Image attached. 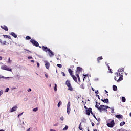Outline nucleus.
<instances>
[{
    "label": "nucleus",
    "instance_id": "nucleus-24",
    "mask_svg": "<svg viewBox=\"0 0 131 131\" xmlns=\"http://www.w3.org/2000/svg\"><path fill=\"white\" fill-rule=\"evenodd\" d=\"M68 71H69V73H70V75L71 76H72V75H72V73H73V71H72V70L71 69H69L68 70Z\"/></svg>",
    "mask_w": 131,
    "mask_h": 131
},
{
    "label": "nucleus",
    "instance_id": "nucleus-25",
    "mask_svg": "<svg viewBox=\"0 0 131 131\" xmlns=\"http://www.w3.org/2000/svg\"><path fill=\"white\" fill-rule=\"evenodd\" d=\"M124 124H125V122H121L120 123V126H123V125H124Z\"/></svg>",
    "mask_w": 131,
    "mask_h": 131
},
{
    "label": "nucleus",
    "instance_id": "nucleus-42",
    "mask_svg": "<svg viewBox=\"0 0 131 131\" xmlns=\"http://www.w3.org/2000/svg\"><path fill=\"white\" fill-rule=\"evenodd\" d=\"M3 95V90L0 91V96H2Z\"/></svg>",
    "mask_w": 131,
    "mask_h": 131
},
{
    "label": "nucleus",
    "instance_id": "nucleus-54",
    "mask_svg": "<svg viewBox=\"0 0 131 131\" xmlns=\"http://www.w3.org/2000/svg\"><path fill=\"white\" fill-rule=\"evenodd\" d=\"M84 108H85V109H86V110H88V107H86V106H84Z\"/></svg>",
    "mask_w": 131,
    "mask_h": 131
},
{
    "label": "nucleus",
    "instance_id": "nucleus-55",
    "mask_svg": "<svg viewBox=\"0 0 131 131\" xmlns=\"http://www.w3.org/2000/svg\"><path fill=\"white\" fill-rule=\"evenodd\" d=\"M22 114H23V112L21 114H19V115H18V117H19V116H21V115H22Z\"/></svg>",
    "mask_w": 131,
    "mask_h": 131
},
{
    "label": "nucleus",
    "instance_id": "nucleus-30",
    "mask_svg": "<svg viewBox=\"0 0 131 131\" xmlns=\"http://www.w3.org/2000/svg\"><path fill=\"white\" fill-rule=\"evenodd\" d=\"M107 66V68L110 72V73H112V70H111V69H110V67H109V66H108V64H106Z\"/></svg>",
    "mask_w": 131,
    "mask_h": 131
},
{
    "label": "nucleus",
    "instance_id": "nucleus-28",
    "mask_svg": "<svg viewBox=\"0 0 131 131\" xmlns=\"http://www.w3.org/2000/svg\"><path fill=\"white\" fill-rule=\"evenodd\" d=\"M126 99H125V97H122V102H123V103L125 102Z\"/></svg>",
    "mask_w": 131,
    "mask_h": 131
},
{
    "label": "nucleus",
    "instance_id": "nucleus-32",
    "mask_svg": "<svg viewBox=\"0 0 131 131\" xmlns=\"http://www.w3.org/2000/svg\"><path fill=\"white\" fill-rule=\"evenodd\" d=\"M38 108L37 107H36L33 109V111H34V112H36V111H38Z\"/></svg>",
    "mask_w": 131,
    "mask_h": 131
},
{
    "label": "nucleus",
    "instance_id": "nucleus-10",
    "mask_svg": "<svg viewBox=\"0 0 131 131\" xmlns=\"http://www.w3.org/2000/svg\"><path fill=\"white\" fill-rule=\"evenodd\" d=\"M92 111V108L89 107L88 110L86 111V114L88 115V116H90V114H91V112Z\"/></svg>",
    "mask_w": 131,
    "mask_h": 131
},
{
    "label": "nucleus",
    "instance_id": "nucleus-44",
    "mask_svg": "<svg viewBox=\"0 0 131 131\" xmlns=\"http://www.w3.org/2000/svg\"><path fill=\"white\" fill-rule=\"evenodd\" d=\"M91 124H92V126H95V123L92 122V123H91Z\"/></svg>",
    "mask_w": 131,
    "mask_h": 131
},
{
    "label": "nucleus",
    "instance_id": "nucleus-50",
    "mask_svg": "<svg viewBox=\"0 0 131 131\" xmlns=\"http://www.w3.org/2000/svg\"><path fill=\"white\" fill-rule=\"evenodd\" d=\"M53 126H58V124H55L53 125Z\"/></svg>",
    "mask_w": 131,
    "mask_h": 131
},
{
    "label": "nucleus",
    "instance_id": "nucleus-7",
    "mask_svg": "<svg viewBox=\"0 0 131 131\" xmlns=\"http://www.w3.org/2000/svg\"><path fill=\"white\" fill-rule=\"evenodd\" d=\"M67 113L68 114H70V102H69L68 103L67 106Z\"/></svg>",
    "mask_w": 131,
    "mask_h": 131
},
{
    "label": "nucleus",
    "instance_id": "nucleus-21",
    "mask_svg": "<svg viewBox=\"0 0 131 131\" xmlns=\"http://www.w3.org/2000/svg\"><path fill=\"white\" fill-rule=\"evenodd\" d=\"M95 107L97 108V109H98V110H99V112H100V111H101V105L100 106L99 105L96 104L95 105Z\"/></svg>",
    "mask_w": 131,
    "mask_h": 131
},
{
    "label": "nucleus",
    "instance_id": "nucleus-27",
    "mask_svg": "<svg viewBox=\"0 0 131 131\" xmlns=\"http://www.w3.org/2000/svg\"><path fill=\"white\" fill-rule=\"evenodd\" d=\"M82 125H81V122L79 126V129H80V130H82Z\"/></svg>",
    "mask_w": 131,
    "mask_h": 131
},
{
    "label": "nucleus",
    "instance_id": "nucleus-40",
    "mask_svg": "<svg viewBox=\"0 0 131 131\" xmlns=\"http://www.w3.org/2000/svg\"><path fill=\"white\" fill-rule=\"evenodd\" d=\"M3 36L5 37V38H8V35H3Z\"/></svg>",
    "mask_w": 131,
    "mask_h": 131
},
{
    "label": "nucleus",
    "instance_id": "nucleus-46",
    "mask_svg": "<svg viewBox=\"0 0 131 131\" xmlns=\"http://www.w3.org/2000/svg\"><path fill=\"white\" fill-rule=\"evenodd\" d=\"M8 62L9 63H11V59L10 58V57L8 58Z\"/></svg>",
    "mask_w": 131,
    "mask_h": 131
},
{
    "label": "nucleus",
    "instance_id": "nucleus-20",
    "mask_svg": "<svg viewBox=\"0 0 131 131\" xmlns=\"http://www.w3.org/2000/svg\"><path fill=\"white\" fill-rule=\"evenodd\" d=\"M113 91H114L115 92H116V91H117V86H116V85H114L113 86Z\"/></svg>",
    "mask_w": 131,
    "mask_h": 131
},
{
    "label": "nucleus",
    "instance_id": "nucleus-61",
    "mask_svg": "<svg viewBox=\"0 0 131 131\" xmlns=\"http://www.w3.org/2000/svg\"><path fill=\"white\" fill-rule=\"evenodd\" d=\"M50 131H56L55 130H54V129H50Z\"/></svg>",
    "mask_w": 131,
    "mask_h": 131
},
{
    "label": "nucleus",
    "instance_id": "nucleus-22",
    "mask_svg": "<svg viewBox=\"0 0 131 131\" xmlns=\"http://www.w3.org/2000/svg\"><path fill=\"white\" fill-rule=\"evenodd\" d=\"M116 117L117 118H118L119 119H120V118H122V115H116Z\"/></svg>",
    "mask_w": 131,
    "mask_h": 131
},
{
    "label": "nucleus",
    "instance_id": "nucleus-41",
    "mask_svg": "<svg viewBox=\"0 0 131 131\" xmlns=\"http://www.w3.org/2000/svg\"><path fill=\"white\" fill-rule=\"evenodd\" d=\"M105 107H106V110H107V109H111V108H110V107H109V106H108L107 105H106Z\"/></svg>",
    "mask_w": 131,
    "mask_h": 131
},
{
    "label": "nucleus",
    "instance_id": "nucleus-57",
    "mask_svg": "<svg viewBox=\"0 0 131 131\" xmlns=\"http://www.w3.org/2000/svg\"><path fill=\"white\" fill-rule=\"evenodd\" d=\"M30 61H31L32 63H34V60H31Z\"/></svg>",
    "mask_w": 131,
    "mask_h": 131
},
{
    "label": "nucleus",
    "instance_id": "nucleus-9",
    "mask_svg": "<svg viewBox=\"0 0 131 131\" xmlns=\"http://www.w3.org/2000/svg\"><path fill=\"white\" fill-rule=\"evenodd\" d=\"M45 67L47 69H49L50 68V63L48 62V61H45Z\"/></svg>",
    "mask_w": 131,
    "mask_h": 131
},
{
    "label": "nucleus",
    "instance_id": "nucleus-62",
    "mask_svg": "<svg viewBox=\"0 0 131 131\" xmlns=\"http://www.w3.org/2000/svg\"><path fill=\"white\" fill-rule=\"evenodd\" d=\"M93 130H94V131H98V129H93Z\"/></svg>",
    "mask_w": 131,
    "mask_h": 131
},
{
    "label": "nucleus",
    "instance_id": "nucleus-64",
    "mask_svg": "<svg viewBox=\"0 0 131 131\" xmlns=\"http://www.w3.org/2000/svg\"><path fill=\"white\" fill-rule=\"evenodd\" d=\"M129 116L131 117V112L129 113Z\"/></svg>",
    "mask_w": 131,
    "mask_h": 131
},
{
    "label": "nucleus",
    "instance_id": "nucleus-60",
    "mask_svg": "<svg viewBox=\"0 0 131 131\" xmlns=\"http://www.w3.org/2000/svg\"><path fill=\"white\" fill-rule=\"evenodd\" d=\"M45 76H46V78H48V75L45 74Z\"/></svg>",
    "mask_w": 131,
    "mask_h": 131
},
{
    "label": "nucleus",
    "instance_id": "nucleus-18",
    "mask_svg": "<svg viewBox=\"0 0 131 131\" xmlns=\"http://www.w3.org/2000/svg\"><path fill=\"white\" fill-rule=\"evenodd\" d=\"M66 84L67 85V86H70V85H71V84L70 83V81H69V80H67L66 82Z\"/></svg>",
    "mask_w": 131,
    "mask_h": 131
},
{
    "label": "nucleus",
    "instance_id": "nucleus-58",
    "mask_svg": "<svg viewBox=\"0 0 131 131\" xmlns=\"http://www.w3.org/2000/svg\"><path fill=\"white\" fill-rule=\"evenodd\" d=\"M97 97H98V99H99V100H100V96L99 95H97Z\"/></svg>",
    "mask_w": 131,
    "mask_h": 131
},
{
    "label": "nucleus",
    "instance_id": "nucleus-3",
    "mask_svg": "<svg viewBox=\"0 0 131 131\" xmlns=\"http://www.w3.org/2000/svg\"><path fill=\"white\" fill-rule=\"evenodd\" d=\"M30 42H31V43H32V45L35 47H39V43L34 39H31Z\"/></svg>",
    "mask_w": 131,
    "mask_h": 131
},
{
    "label": "nucleus",
    "instance_id": "nucleus-29",
    "mask_svg": "<svg viewBox=\"0 0 131 131\" xmlns=\"http://www.w3.org/2000/svg\"><path fill=\"white\" fill-rule=\"evenodd\" d=\"M29 39H31V37L29 36H27L26 37V40H29Z\"/></svg>",
    "mask_w": 131,
    "mask_h": 131
},
{
    "label": "nucleus",
    "instance_id": "nucleus-52",
    "mask_svg": "<svg viewBox=\"0 0 131 131\" xmlns=\"http://www.w3.org/2000/svg\"><path fill=\"white\" fill-rule=\"evenodd\" d=\"M37 67H39V63L37 62Z\"/></svg>",
    "mask_w": 131,
    "mask_h": 131
},
{
    "label": "nucleus",
    "instance_id": "nucleus-39",
    "mask_svg": "<svg viewBox=\"0 0 131 131\" xmlns=\"http://www.w3.org/2000/svg\"><path fill=\"white\" fill-rule=\"evenodd\" d=\"M61 74H62V75L63 76H66V75L65 74V73H64V72H62V73H61Z\"/></svg>",
    "mask_w": 131,
    "mask_h": 131
},
{
    "label": "nucleus",
    "instance_id": "nucleus-4",
    "mask_svg": "<svg viewBox=\"0 0 131 131\" xmlns=\"http://www.w3.org/2000/svg\"><path fill=\"white\" fill-rule=\"evenodd\" d=\"M1 69H2L3 70H6L7 71H10L11 72H12V69H10L7 66H1Z\"/></svg>",
    "mask_w": 131,
    "mask_h": 131
},
{
    "label": "nucleus",
    "instance_id": "nucleus-15",
    "mask_svg": "<svg viewBox=\"0 0 131 131\" xmlns=\"http://www.w3.org/2000/svg\"><path fill=\"white\" fill-rule=\"evenodd\" d=\"M118 71L119 73H120L121 72H124V68H121L118 69Z\"/></svg>",
    "mask_w": 131,
    "mask_h": 131
},
{
    "label": "nucleus",
    "instance_id": "nucleus-2",
    "mask_svg": "<svg viewBox=\"0 0 131 131\" xmlns=\"http://www.w3.org/2000/svg\"><path fill=\"white\" fill-rule=\"evenodd\" d=\"M107 126L108 127L112 128L115 125V122H114V120L110 119L106 124Z\"/></svg>",
    "mask_w": 131,
    "mask_h": 131
},
{
    "label": "nucleus",
    "instance_id": "nucleus-63",
    "mask_svg": "<svg viewBox=\"0 0 131 131\" xmlns=\"http://www.w3.org/2000/svg\"><path fill=\"white\" fill-rule=\"evenodd\" d=\"M27 131H30V128H29V129H28Z\"/></svg>",
    "mask_w": 131,
    "mask_h": 131
},
{
    "label": "nucleus",
    "instance_id": "nucleus-23",
    "mask_svg": "<svg viewBox=\"0 0 131 131\" xmlns=\"http://www.w3.org/2000/svg\"><path fill=\"white\" fill-rule=\"evenodd\" d=\"M69 88L68 90L71 91V92H73V88H72V86L70 85V86H68Z\"/></svg>",
    "mask_w": 131,
    "mask_h": 131
},
{
    "label": "nucleus",
    "instance_id": "nucleus-11",
    "mask_svg": "<svg viewBox=\"0 0 131 131\" xmlns=\"http://www.w3.org/2000/svg\"><path fill=\"white\" fill-rule=\"evenodd\" d=\"M17 109H18V107L17 105H15L10 110V112H14V111H16Z\"/></svg>",
    "mask_w": 131,
    "mask_h": 131
},
{
    "label": "nucleus",
    "instance_id": "nucleus-13",
    "mask_svg": "<svg viewBox=\"0 0 131 131\" xmlns=\"http://www.w3.org/2000/svg\"><path fill=\"white\" fill-rule=\"evenodd\" d=\"M102 102H103V103H106V104L109 103V99L108 98H106L105 99H101Z\"/></svg>",
    "mask_w": 131,
    "mask_h": 131
},
{
    "label": "nucleus",
    "instance_id": "nucleus-1",
    "mask_svg": "<svg viewBox=\"0 0 131 131\" xmlns=\"http://www.w3.org/2000/svg\"><path fill=\"white\" fill-rule=\"evenodd\" d=\"M114 79L115 80H116L117 82H119V81L123 80V75L119 73H116Z\"/></svg>",
    "mask_w": 131,
    "mask_h": 131
},
{
    "label": "nucleus",
    "instance_id": "nucleus-14",
    "mask_svg": "<svg viewBox=\"0 0 131 131\" xmlns=\"http://www.w3.org/2000/svg\"><path fill=\"white\" fill-rule=\"evenodd\" d=\"M49 55L50 56V57H53L54 56V52L51 51V49H50V51H49Z\"/></svg>",
    "mask_w": 131,
    "mask_h": 131
},
{
    "label": "nucleus",
    "instance_id": "nucleus-43",
    "mask_svg": "<svg viewBox=\"0 0 131 131\" xmlns=\"http://www.w3.org/2000/svg\"><path fill=\"white\" fill-rule=\"evenodd\" d=\"M90 113H91V114H92L93 115V116L94 115H95V114H94V113H93V111H91V112H90Z\"/></svg>",
    "mask_w": 131,
    "mask_h": 131
},
{
    "label": "nucleus",
    "instance_id": "nucleus-16",
    "mask_svg": "<svg viewBox=\"0 0 131 131\" xmlns=\"http://www.w3.org/2000/svg\"><path fill=\"white\" fill-rule=\"evenodd\" d=\"M73 79L75 81V82H77V78L75 75H72L71 76Z\"/></svg>",
    "mask_w": 131,
    "mask_h": 131
},
{
    "label": "nucleus",
    "instance_id": "nucleus-6",
    "mask_svg": "<svg viewBox=\"0 0 131 131\" xmlns=\"http://www.w3.org/2000/svg\"><path fill=\"white\" fill-rule=\"evenodd\" d=\"M101 110L100 111V112H102V111H105V112H107V110L106 109V106L104 105H101L100 107Z\"/></svg>",
    "mask_w": 131,
    "mask_h": 131
},
{
    "label": "nucleus",
    "instance_id": "nucleus-33",
    "mask_svg": "<svg viewBox=\"0 0 131 131\" xmlns=\"http://www.w3.org/2000/svg\"><path fill=\"white\" fill-rule=\"evenodd\" d=\"M76 76H77L78 81H80V78L79 77V75H78V74L76 75Z\"/></svg>",
    "mask_w": 131,
    "mask_h": 131
},
{
    "label": "nucleus",
    "instance_id": "nucleus-31",
    "mask_svg": "<svg viewBox=\"0 0 131 131\" xmlns=\"http://www.w3.org/2000/svg\"><path fill=\"white\" fill-rule=\"evenodd\" d=\"M54 90L55 92H57V84H55V86L54 87Z\"/></svg>",
    "mask_w": 131,
    "mask_h": 131
},
{
    "label": "nucleus",
    "instance_id": "nucleus-47",
    "mask_svg": "<svg viewBox=\"0 0 131 131\" xmlns=\"http://www.w3.org/2000/svg\"><path fill=\"white\" fill-rule=\"evenodd\" d=\"M28 59H32V56H29V57H28Z\"/></svg>",
    "mask_w": 131,
    "mask_h": 131
},
{
    "label": "nucleus",
    "instance_id": "nucleus-37",
    "mask_svg": "<svg viewBox=\"0 0 131 131\" xmlns=\"http://www.w3.org/2000/svg\"><path fill=\"white\" fill-rule=\"evenodd\" d=\"M58 107H60L61 106V101H59L57 104Z\"/></svg>",
    "mask_w": 131,
    "mask_h": 131
},
{
    "label": "nucleus",
    "instance_id": "nucleus-35",
    "mask_svg": "<svg viewBox=\"0 0 131 131\" xmlns=\"http://www.w3.org/2000/svg\"><path fill=\"white\" fill-rule=\"evenodd\" d=\"M111 113H114V107H111Z\"/></svg>",
    "mask_w": 131,
    "mask_h": 131
},
{
    "label": "nucleus",
    "instance_id": "nucleus-56",
    "mask_svg": "<svg viewBox=\"0 0 131 131\" xmlns=\"http://www.w3.org/2000/svg\"><path fill=\"white\" fill-rule=\"evenodd\" d=\"M3 60V57L0 56V61H2Z\"/></svg>",
    "mask_w": 131,
    "mask_h": 131
},
{
    "label": "nucleus",
    "instance_id": "nucleus-34",
    "mask_svg": "<svg viewBox=\"0 0 131 131\" xmlns=\"http://www.w3.org/2000/svg\"><path fill=\"white\" fill-rule=\"evenodd\" d=\"M67 129H68V126H66L63 130H67Z\"/></svg>",
    "mask_w": 131,
    "mask_h": 131
},
{
    "label": "nucleus",
    "instance_id": "nucleus-49",
    "mask_svg": "<svg viewBox=\"0 0 131 131\" xmlns=\"http://www.w3.org/2000/svg\"><path fill=\"white\" fill-rule=\"evenodd\" d=\"M28 92H31V89L29 88V89L28 90Z\"/></svg>",
    "mask_w": 131,
    "mask_h": 131
},
{
    "label": "nucleus",
    "instance_id": "nucleus-38",
    "mask_svg": "<svg viewBox=\"0 0 131 131\" xmlns=\"http://www.w3.org/2000/svg\"><path fill=\"white\" fill-rule=\"evenodd\" d=\"M10 90V89L9 88H7L5 92L6 93H8V92H9V90Z\"/></svg>",
    "mask_w": 131,
    "mask_h": 131
},
{
    "label": "nucleus",
    "instance_id": "nucleus-36",
    "mask_svg": "<svg viewBox=\"0 0 131 131\" xmlns=\"http://www.w3.org/2000/svg\"><path fill=\"white\" fill-rule=\"evenodd\" d=\"M57 67H59V68H62V64H58Z\"/></svg>",
    "mask_w": 131,
    "mask_h": 131
},
{
    "label": "nucleus",
    "instance_id": "nucleus-26",
    "mask_svg": "<svg viewBox=\"0 0 131 131\" xmlns=\"http://www.w3.org/2000/svg\"><path fill=\"white\" fill-rule=\"evenodd\" d=\"M80 88L82 89V90H84V84H81L80 86Z\"/></svg>",
    "mask_w": 131,
    "mask_h": 131
},
{
    "label": "nucleus",
    "instance_id": "nucleus-8",
    "mask_svg": "<svg viewBox=\"0 0 131 131\" xmlns=\"http://www.w3.org/2000/svg\"><path fill=\"white\" fill-rule=\"evenodd\" d=\"M42 49L43 50V51H44V52H49V51H50V49L48 48V47H46V46H42Z\"/></svg>",
    "mask_w": 131,
    "mask_h": 131
},
{
    "label": "nucleus",
    "instance_id": "nucleus-59",
    "mask_svg": "<svg viewBox=\"0 0 131 131\" xmlns=\"http://www.w3.org/2000/svg\"><path fill=\"white\" fill-rule=\"evenodd\" d=\"M8 38H9V39H11V36H8Z\"/></svg>",
    "mask_w": 131,
    "mask_h": 131
},
{
    "label": "nucleus",
    "instance_id": "nucleus-5",
    "mask_svg": "<svg viewBox=\"0 0 131 131\" xmlns=\"http://www.w3.org/2000/svg\"><path fill=\"white\" fill-rule=\"evenodd\" d=\"M82 68L80 67H77V69L76 70V75H79L80 72H82Z\"/></svg>",
    "mask_w": 131,
    "mask_h": 131
},
{
    "label": "nucleus",
    "instance_id": "nucleus-12",
    "mask_svg": "<svg viewBox=\"0 0 131 131\" xmlns=\"http://www.w3.org/2000/svg\"><path fill=\"white\" fill-rule=\"evenodd\" d=\"M1 28L2 29L5 30V31H8L9 30V29H8V27L6 26L5 25L1 26Z\"/></svg>",
    "mask_w": 131,
    "mask_h": 131
},
{
    "label": "nucleus",
    "instance_id": "nucleus-53",
    "mask_svg": "<svg viewBox=\"0 0 131 131\" xmlns=\"http://www.w3.org/2000/svg\"><path fill=\"white\" fill-rule=\"evenodd\" d=\"M6 43H7V41H4L3 42V45H6Z\"/></svg>",
    "mask_w": 131,
    "mask_h": 131
},
{
    "label": "nucleus",
    "instance_id": "nucleus-48",
    "mask_svg": "<svg viewBox=\"0 0 131 131\" xmlns=\"http://www.w3.org/2000/svg\"><path fill=\"white\" fill-rule=\"evenodd\" d=\"M95 94H99V91L97 90L95 91Z\"/></svg>",
    "mask_w": 131,
    "mask_h": 131
},
{
    "label": "nucleus",
    "instance_id": "nucleus-51",
    "mask_svg": "<svg viewBox=\"0 0 131 131\" xmlns=\"http://www.w3.org/2000/svg\"><path fill=\"white\" fill-rule=\"evenodd\" d=\"M93 117H94V118H95V119H96V120H97V117H96V115H93Z\"/></svg>",
    "mask_w": 131,
    "mask_h": 131
},
{
    "label": "nucleus",
    "instance_id": "nucleus-45",
    "mask_svg": "<svg viewBox=\"0 0 131 131\" xmlns=\"http://www.w3.org/2000/svg\"><path fill=\"white\" fill-rule=\"evenodd\" d=\"M60 120H62V121L64 120V117H61L60 118Z\"/></svg>",
    "mask_w": 131,
    "mask_h": 131
},
{
    "label": "nucleus",
    "instance_id": "nucleus-17",
    "mask_svg": "<svg viewBox=\"0 0 131 131\" xmlns=\"http://www.w3.org/2000/svg\"><path fill=\"white\" fill-rule=\"evenodd\" d=\"M10 35H12V36H13V37H14V38H17V35L16 34H15V33L14 32H11L10 33Z\"/></svg>",
    "mask_w": 131,
    "mask_h": 131
},
{
    "label": "nucleus",
    "instance_id": "nucleus-19",
    "mask_svg": "<svg viewBox=\"0 0 131 131\" xmlns=\"http://www.w3.org/2000/svg\"><path fill=\"white\" fill-rule=\"evenodd\" d=\"M101 60H103V57H102V56L98 57L97 58L98 63H100V61H101Z\"/></svg>",
    "mask_w": 131,
    "mask_h": 131
}]
</instances>
